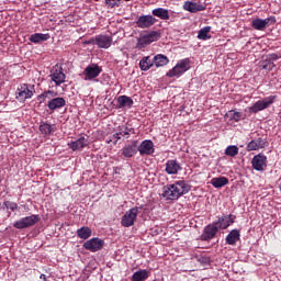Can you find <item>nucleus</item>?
Segmentation results:
<instances>
[{
  "mask_svg": "<svg viewBox=\"0 0 281 281\" xmlns=\"http://www.w3.org/2000/svg\"><path fill=\"white\" fill-rule=\"evenodd\" d=\"M192 187L184 180H178L171 184H166L162 188L161 196L166 201H179L183 194H188Z\"/></svg>",
  "mask_w": 281,
  "mask_h": 281,
  "instance_id": "1",
  "label": "nucleus"
},
{
  "mask_svg": "<svg viewBox=\"0 0 281 281\" xmlns=\"http://www.w3.org/2000/svg\"><path fill=\"white\" fill-rule=\"evenodd\" d=\"M190 58L180 59L176 66L167 72V78H181L186 71H190Z\"/></svg>",
  "mask_w": 281,
  "mask_h": 281,
  "instance_id": "2",
  "label": "nucleus"
},
{
  "mask_svg": "<svg viewBox=\"0 0 281 281\" xmlns=\"http://www.w3.org/2000/svg\"><path fill=\"white\" fill-rule=\"evenodd\" d=\"M161 38V33L158 31H150L146 34L140 35L137 38L136 49H144L150 45V43H155Z\"/></svg>",
  "mask_w": 281,
  "mask_h": 281,
  "instance_id": "3",
  "label": "nucleus"
},
{
  "mask_svg": "<svg viewBox=\"0 0 281 281\" xmlns=\"http://www.w3.org/2000/svg\"><path fill=\"white\" fill-rule=\"evenodd\" d=\"M37 223H41V215L32 214L15 221L13 227L15 229H27V227H34Z\"/></svg>",
  "mask_w": 281,
  "mask_h": 281,
  "instance_id": "4",
  "label": "nucleus"
},
{
  "mask_svg": "<svg viewBox=\"0 0 281 281\" xmlns=\"http://www.w3.org/2000/svg\"><path fill=\"white\" fill-rule=\"evenodd\" d=\"M34 85L22 83L16 89L15 98L19 102H25V100H31L35 93Z\"/></svg>",
  "mask_w": 281,
  "mask_h": 281,
  "instance_id": "5",
  "label": "nucleus"
},
{
  "mask_svg": "<svg viewBox=\"0 0 281 281\" xmlns=\"http://www.w3.org/2000/svg\"><path fill=\"white\" fill-rule=\"evenodd\" d=\"M139 210L142 207H132L121 218V225L123 227H133L135 225V221H137V215L139 214Z\"/></svg>",
  "mask_w": 281,
  "mask_h": 281,
  "instance_id": "6",
  "label": "nucleus"
},
{
  "mask_svg": "<svg viewBox=\"0 0 281 281\" xmlns=\"http://www.w3.org/2000/svg\"><path fill=\"white\" fill-rule=\"evenodd\" d=\"M277 95L266 97L262 100L257 101L252 106L249 108V113H258L269 109L273 102L277 100Z\"/></svg>",
  "mask_w": 281,
  "mask_h": 281,
  "instance_id": "7",
  "label": "nucleus"
},
{
  "mask_svg": "<svg viewBox=\"0 0 281 281\" xmlns=\"http://www.w3.org/2000/svg\"><path fill=\"white\" fill-rule=\"evenodd\" d=\"M49 78L55 82L56 87H60V85L65 82L67 76L63 71V67L55 65L50 70Z\"/></svg>",
  "mask_w": 281,
  "mask_h": 281,
  "instance_id": "8",
  "label": "nucleus"
},
{
  "mask_svg": "<svg viewBox=\"0 0 281 281\" xmlns=\"http://www.w3.org/2000/svg\"><path fill=\"white\" fill-rule=\"evenodd\" d=\"M89 146V136L81 135L79 138L75 140H70L68 143V148L76 153L77 150H82L83 148H87Z\"/></svg>",
  "mask_w": 281,
  "mask_h": 281,
  "instance_id": "9",
  "label": "nucleus"
},
{
  "mask_svg": "<svg viewBox=\"0 0 281 281\" xmlns=\"http://www.w3.org/2000/svg\"><path fill=\"white\" fill-rule=\"evenodd\" d=\"M157 23V19L150 14L148 15H140L136 20V25L140 30H148V27H153Z\"/></svg>",
  "mask_w": 281,
  "mask_h": 281,
  "instance_id": "10",
  "label": "nucleus"
},
{
  "mask_svg": "<svg viewBox=\"0 0 281 281\" xmlns=\"http://www.w3.org/2000/svg\"><path fill=\"white\" fill-rule=\"evenodd\" d=\"M137 151H139L140 157L154 155L155 144L150 139H145L137 147Z\"/></svg>",
  "mask_w": 281,
  "mask_h": 281,
  "instance_id": "11",
  "label": "nucleus"
},
{
  "mask_svg": "<svg viewBox=\"0 0 281 281\" xmlns=\"http://www.w3.org/2000/svg\"><path fill=\"white\" fill-rule=\"evenodd\" d=\"M83 74L86 76L85 80H93L102 74V68L98 64H90L86 67Z\"/></svg>",
  "mask_w": 281,
  "mask_h": 281,
  "instance_id": "12",
  "label": "nucleus"
},
{
  "mask_svg": "<svg viewBox=\"0 0 281 281\" xmlns=\"http://www.w3.org/2000/svg\"><path fill=\"white\" fill-rule=\"evenodd\" d=\"M251 165L254 170H257L258 172H265L267 169V156L260 154L254 156Z\"/></svg>",
  "mask_w": 281,
  "mask_h": 281,
  "instance_id": "13",
  "label": "nucleus"
},
{
  "mask_svg": "<svg viewBox=\"0 0 281 281\" xmlns=\"http://www.w3.org/2000/svg\"><path fill=\"white\" fill-rule=\"evenodd\" d=\"M236 221V216L228 214V215H222L218 217L217 221L213 222L216 224L217 229H227L229 225H234V222Z\"/></svg>",
  "mask_w": 281,
  "mask_h": 281,
  "instance_id": "14",
  "label": "nucleus"
},
{
  "mask_svg": "<svg viewBox=\"0 0 281 281\" xmlns=\"http://www.w3.org/2000/svg\"><path fill=\"white\" fill-rule=\"evenodd\" d=\"M85 249H88V251H100V249H102V247H104V240L98 238V237H93L90 240H87L83 244Z\"/></svg>",
  "mask_w": 281,
  "mask_h": 281,
  "instance_id": "15",
  "label": "nucleus"
},
{
  "mask_svg": "<svg viewBox=\"0 0 281 281\" xmlns=\"http://www.w3.org/2000/svg\"><path fill=\"white\" fill-rule=\"evenodd\" d=\"M95 45L99 49H109L113 45V37L111 35L100 34L95 36Z\"/></svg>",
  "mask_w": 281,
  "mask_h": 281,
  "instance_id": "16",
  "label": "nucleus"
},
{
  "mask_svg": "<svg viewBox=\"0 0 281 281\" xmlns=\"http://www.w3.org/2000/svg\"><path fill=\"white\" fill-rule=\"evenodd\" d=\"M121 154L125 159H131L137 155V140H133L132 144H126L121 149Z\"/></svg>",
  "mask_w": 281,
  "mask_h": 281,
  "instance_id": "17",
  "label": "nucleus"
},
{
  "mask_svg": "<svg viewBox=\"0 0 281 281\" xmlns=\"http://www.w3.org/2000/svg\"><path fill=\"white\" fill-rule=\"evenodd\" d=\"M216 234H218V226L213 222L204 228L203 234L201 235V240H212Z\"/></svg>",
  "mask_w": 281,
  "mask_h": 281,
  "instance_id": "18",
  "label": "nucleus"
},
{
  "mask_svg": "<svg viewBox=\"0 0 281 281\" xmlns=\"http://www.w3.org/2000/svg\"><path fill=\"white\" fill-rule=\"evenodd\" d=\"M207 5L203 3H196L192 1H186L183 4V10L187 12H191L192 14L196 12H203V10H206Z\"/></svg>",
  "mask_w": 281,
  "mask_h": 281,
  "instance_id": "19",
  "label": "nucleus"
},
{
  "mask_svg": "<svg viewBox=\"0 0 281 281\" xmlns=\"http://www.w3.org/2000/svg\"><path fill=\"white\" fill-rule=\"evenodd\" d=\"M273 23H276V16L267 18L265 20L256 19L252 21V27L255 30L262 31L267 25H273Z\"/></svg>",
  "mask_w": 281,
  "mask_h": 281,
  "instance_id": "20",
  "label": "nucleus"
},
{
  "mask_svg": "<svg viewBox=\"0 0 281 281\" xmlns=\"http://www.w3.org/2000/svg\"><path fill=\"white\" fill-rule=\"evenodd\" d=\"M40 133L44 137H49V135H54L56 133V124H49L47 122H42L40 124Z\"/></svg>",
  "mask_w": 281,
  "mask_h": 281,
  "instance_id": "21",
  "label": "nucleus"
},
{
  "mask_svg": "<svg viewBox=\"0 0 281 281\" xmlns=\"http://www.w3.org/2000/svg\"><path fill=\"white\" fill-rule=\"evenodd\" d=\"M180 170H181V165L179 164V161L175 159L167 160L166 168H165V172H167V175H179Z\"/></svg>",
  "mask_w": 281,
  "mask_h": 281,
  "instance_id": "22",
  "label": "nucleus"
},
{
  "mask_svg": "<svg viewBox=\"0 0 281 281\" xmlns=\"http://www.w3.org/2000/svg\"><path fill=\"white\" fill-rule=\"evenodd\" d=\"M67 104V101H65V98L63 97H57L48 101V109L49 111H56V109H63Z\"/></svg>",
  "mask_w": 281,
  "mask_h": 281,
  "instance_id": "23",
  "label": "nucleus"
},
{
  "mask_svg": "<svg viewBox=\"0 0 281 281\" xmlns=\"http://www.w3.org/2000/svg\"><path fill=\"white\" fill-rule=\"evenodd\" d=\"M49 33H35L30 36L29 41L35 45H38V43H45V41H49Z\"/></svg>",
  "mask_w": 281,
  "mask_h": 281,
  "instance_id": "24",
  "label": "nucleus"
},
{
  "mask_svg": "<svg viewBox=\"0 0 281 281\" xmlns=\"http://www.w3.org/2000/svg\"><path fill=\"white\" fill-rule=\"evenodd\" d=\"M267 142L262 138H257L248 143L247 150H259V148H265Z\"/></svg>",
  "mask_w": 281,
  "mask_h": 281,
  "instance_id": "25",
  "label": "nucleus"
},
{
  "mask_svg": "<svg viewBox=\"0 0 281 281\" xmlns=\"http://www.w3.org/2000/svg\"><path fill=\"white\" fill-rule=\"evenodd\" d=\"M151 14L154 16H157L158 19H161L162 21H168L170 19V12L168 9L164 8H157L151 11Z\"/></svg>",
  "mask_w": 281,
  "mask_h": 281,
  "instance_id": "26",
  "label": "nucleus"
},
{
  "mask_svg": "<svg viewBox=\"0 0 281 281\" xmlns=\"http://www.w3.org/2000/svg\"><path fill=\"white\" fill-rule=\"evenodd\" d=\"M155 65L154 59L150 56H145L139 60L140 71H148Z\"/></svg>",
  "mask_w": 281,
  "mask_h": 281,
  "instance_id": "27",
  "label": "nucleus"
},
{
  "mask_svg": "<svg viewBox=\"0 0 281 281\" xmlns=\"http://www.w3.org/2000/svg\"><path fill=\"white\" fill-rule=\"evenodd\" d=\"M117 103H119V109H124V106H127V109H131L134 104V101L128 95H120L117 97Z\"/></svg>",
  "mask_w": 281,
  "mask_h": 281,
  "instance_id": "28",
  "label": "nucleus"
},
{
  "mask_svg": "<svg viewBox=\"0 0 281 281\" xmlns=\"http://www.w3.org/2000/svg\"><path fill=\"white\" fill-rule=\"evenodd\" d=\"M240 240V232L238 229H233L226 236V245H236Z\"/></svg>",
  "mask_w": 281,
  "mask_h": 281,
  "instance_id": "29",
  "label": "nucleus"
},
{
  "mask_svg": "<svg viewBox=\"0 0 281 281\" xmlns=\"http://www.w3.org/2000/svg\"><path fill=\"white\" fill-rule=\"evenodd\" d=\"M150 273L146 269L138 270L133 273L132 281H145L148 280Z\"/></svg>",
  "mask_w": 281,
  "mask_h": 281,
  "instance_id": "30",
  "label": "nucleus"
},
{
  "mask_svg": "<svg viewBox=\"0 0 281 281\" xmlns=\"http://www.w3.org/2000/svg\"><path fill=\"white\" fill-rule=\"evenodd\" d=\"M154 65L155 67H166L168 63H170V59H168V56L158 54L154 58Z\"/></svg>",
  "mask_w": 281,
  "mask_h": 281,
  "instance_id": "31",
  "label": "nucleus"
},
{
  "mask_svg": "<svg viewBox=\"0 0 281 281\" xmlns=\"http://www.w3.org/2000/svg\"><path fill=\"white\" fill-rule=\"evenodd\" d=\"M210 32H212V26H204L198 32V38L199 41H210L212 38V35H210Z\"/></svg>",
  "mask_w": 281,
  "mask_h": 281,
  "instance_id": "32",
  "label": "nucleus"
},
{
  "mask_svg": "<svg viewBox=\"0 0 281 281\" xmlns=\"http://www.w3.org/2000/svg\"><path fill=\"white\" fill-rule=\"evenodd\" d=\"M227 183H229V179L226 177L213 178L211 180L213 188H224V186H227Z\"/></svg>",
  "mask_w": 281,
  "mask_h": 281,
  "instance_id": "33",
  "label": "nucleus"
},
{
  "mask_svg": "<svg viewBox=\"0 0 281 281\" xmlns=\"http://www.w3.org/2000/svg\"><path fill=\"white\" fill-rule=\"evenodd\" d=\"M77 236L82 240H87V238H91V228H89V226L80 227L79 229H77Z\"/></svg>",
  "mask_w": 281,
  "mask_h": 281,
  "instance_id": "34",
  "label": "nucleus"
},
{
  "mask_svg": "<svg viewBox=\"0 0 281 281\" xmlns=\"http://www.w3.org/2000/svg\"><path fill=\"white\" fill-rule=\"evenodd\" d=\"M119 133L121 137H125V139H128V137H131V133H135V130L128 126H119Z\"/></svg>",
  "mask_w": 281,
  "mask_h": 281,
  "instance_id": "35",
  "label": "nucleus"
},
{
  "mask_svg": "<svg viewBox=\"0 0 281 281\" xmlns=\"http://www.w3.org/2000/svg\"><path fill=\"white\" fill-rule=\"evenodd\" d=\"M225 155L227 157H236V155H238V146L236 145H229L228 147H226L225 149Z\"/></svg>",
  "mask_w": 281,
  "mask_h": 281,
  "instance_id": "36",
  "label": "nucleus"
},
{
  "mask_svg": "<svg viewBox=\"0 0 281 281\" xmlns=\"http://www.w3.org/2000/svg\"><path fill=\"white\" fill-rule=\"evenodd\" d=\"M49 95H52V98H54V95H56V93H54V91L48 90L43 92L42 94L37 95V100L40 102V104H43V102H45V100H47V98H49Z\"/></svg>",
  "mask_w": 281,
  "mask_h": 281,
  "instance_id": "37",
  "label": "nucleus"
},
{
  "mask_svg": "<svg viewBox=\"0 0 281 281\" xmlns=\"http://www.w3.org/2000/svg\"><path fill=\"white\" fill-rule=\"evenodd\" d=\"M259 67L260 69H265L266 71H271L273 67H276V64H273V61L271 60H265L260 63Z\"/></svg>",
  "mask_w": 281,
  "mask_h": 281,
  "instance_id": "38",
  "label": "nucleus"
},
{
  "mask_svg": "<svg viewBox=\"0 0 281 281\" xmlns=\"http://www.w3.org/2000/svg\"><path fill=\"white\" fill-rule=\"evenodd\" d=\"M227 116L231 117V120H234V122H240V120H243V113L236 112L234 110H231L227 113Z\"/></svg>",
  "mask_w": 281,
  "mask_h": 281,
  "instance_id": "39",
  "label": "nucleus"
},
{
  "mask_svg": "<svg viewBox=\"0 0 281 281\" xmlns=\"http://www.w3.org/2000/svg\"><path fill=\"white\" fill-rule=\"evenodd\" d=\"M196 260H198V262H200V265H202V267H210V262H211L210 257L199 255V256H196Z\"/></svg>",
  "mask_w": 281,
  "mask_h": 281,
  "instance_id": "40",
  "label": "nucleus"
},
{
  "mask_svg": "<svg viewBox=\"0 0 281 281\" xmlns=\"http://www.w3.org/2000/svg\"><path fill=\"white\" fill-rule=\"evenodd\" d=\"M3 206L7 210H11V212H16V210H19V204L16 202L5 201L3 202Z\"/></svg>",
  "mask_w": 281,
  "mask_h": 281,
  "instance_id": "41",
  "label": "nucleus"
},
{
  "mask_svg": "<svg viewBox=\"0 0 281 281\" xmlns=\"http://www.w3.org/2000/svg\"><path fill=\"white\" fill-rule=\"evenodd\" d=\"M120 139H122V136L120 134V132L113 134L108 140L106 144H113L114 146L117 145V142H120Z\"/></svg>",
  "mask_w": 281,
  "mask_h": 281,
  "instance_id": "42",
  "label": "nucleus"
},
{
  "mask_svg": "<svg viewBox=\"0 0 281 281\" xmlns=\"http://www.w3.org/2000/svg\"><path fill=\"white\" fill-rule=\"evenodd\" d=\"M122 0H105V5L108 7V8H111V9H113V8H120V2H121Z\"/></svg>",
  "mask_w": 281,
  "mask_h": 281,
  "instance_id": "43",
  "label": "nucleus"
},
{
  "mask_svg": "<svg viewBox=\"0 0 281 281\" xmlns=\"http://www.w3.org/2000/svg\"><path fill=\"white\" fill-rule=\"evenodd\" d=\"M83 45H95V37H91L90 40L85 41Z\"/></svg>",
  "mask_w": 281,
  "mask_h": 281,
  "instance_id": "44",
  "label": "nucleus"
},
{
  "mask_svg": "<svg viewBox=\"0 0 281 281\" xmlns=\"http://www.w3.org/2000/svg\"><path fill=\"white\" fill-rule=\"evenodd\" d=\"M270 58H271V60H278V54H272V55H270Z\"/></svg>",
  "mask_w": 281,
  "mask_h": 281,
  "instance_id": "45",
  "label": "nucleus"
},
{
  "mask_svg": "<svg viewBox=\"0 0 281 281\" xmlns=\"http://www.w3.org/2000/svg\"><path fill=\"white\" fill-rule=\"evenodd\" d=\"M40 279L43 280V281H47V276L41 274V276H40Z\"/></svg>",
  "mask_w": 281,
  "mask_h": 281,
  "instance_id": "46",
  "label": "nucleus"
},
{
  "mask_svg": "<svg viewBox=\"0 0 281 281\" xmlns=\"http://www.w3.org/2000/svg\"><path fill=\"white\" fill-rule=\"evenodd\" d=\"M125 1H131V0H125Z\"/></svg>",
  "mask_w": 281,
  "mask_h": 281,
  "instance_id": "47",
  "label": "nucleus"
},
{
  "mask_svg": "<svg viewBox=\"0 0 281 281\" xmlns=\"http://www.w3.org/2000/svg\"><path fill=\"white\" fill-rule=\"evenodd\" d=\"M0 183H1V178H0Z\"/></svg>",
  "mask_w": 281,
  "mask_h": 281,
  "instance_id": "48",
  "label": "nucleus"
}]
</instances>
